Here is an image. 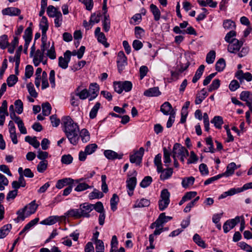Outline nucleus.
Instances as JSON below:
<instances>
[{
	"label": "nucleus",
	"mask_w": 252,
	"mask_h": 252,
	"mask_svg": "<svg viewBox=\"0 0 252 252\" xmlns=\"http://www.w3.org/2000/svg\"><path fill=\"white\" fill-rule=\"evenodd\" d=\"M62 126L63 131L65 134L70 143L76 145L79 140L78 133L79 127L78 124L69 116H64L62 118Z\"/></svg>",
	"instance_id": "obj_1"
},
{
	"label": "nucleus",
	"mask_w": 252,
	"mask_h": 252,
	"mask_svg": "<svg viewBox=\"0 0 252 252\" xmlns=\"http://www.w3.org/2000/svg\"><path fill=\"white\" fill-rule=\"evenodd\" d=\"M38 207V205L36 204V201L34 200L25 206L23 209L19 210L17 212V221L24 220L26 217L34 214Z\"/></svg>",
	"instance_id": "obj_2"
},
{
	"label": "nucleus",
	"mask_w": 252,
	"mask_h": 252,
	"mask_svg": "<svg viewBox=\"0 0 252 252\" xmlns=\"http://www.w3.org/2000/svg\"><path fill=\"white\" fill-rule=\"evenodd\" d=\"M172 154L173 158H179L183 163H184L185 158L188 157L189 154L188 150L178 143L174 145Z\"/></svg>",
	"instance_id": "obj_3"
},
{
	"label": "nucleus",
	"mask_w": 252,
	"mask_h": 252,
	"mask_svg": "<svg viewBox=\"0 0 252 252\" xmlns=\"http://www.w3.org/2000/svg\"><path fill=\"white\" fill-rule=\"evenodd\" d=\"M41 48L42 52H44L51 60H54L56 58V53L54 42L51 45L49 42H47V39H45V41L42 40Z\"/></svg>",
	"instance_id": "obj_4"
},
{
	"label": "nucleus",
	"mask_w": 252,
	"mask_h": 252,
	"mask_svg": "<svg viewBox=\"0 0 252 252\" xmlns=\"http://www.w3.org/2000/svg\"><path fill=\"white\" fill-rule=\"evenodd\" d=\"M170 192L167 189L161 190L160 199L158 201V207L160 211L165 210L170 203Z\"/></svg>",
	"instance_id": "obj_5"
},
{
	"label": "nucleus",
	"mask_w": 252,
	"mask_h": 252,
	"mask_svg": "<svg viewBox=\"0 0 252 252\" xmlns=\"http://www.w3.org/2000/svg\"><path fill=\"white\" fill-rule=\"evenodd\" d=\"M71 53L70 51L67 50L64 54L63 57L61 56L59 58L58 65L63 69L68 67V63L70 61Z\"/></svg>",
	"instance_id": "obj_6"
},
{
	"label": "nucleus",
	"mask_w": 252,
	"mask_h": 252,
	"mask_svg": "<svg viewBox=\"0 0 252 252\" xmlns=\"http://www.w3.org/2000/svg\"><path fill=\"white\" fill-rule=\"evenodd\" d=\"M144 151V149L141 147L139 150L134 152L133 154L130 156V161L131 163H135L136 165H140L142 160Z\"/></svg>",
	"instance_id": "obj_7"
},
{
	"label": "nucleus",
	"mask_w": 252,
	"mask_h": 252,
	"mask_svg": "<svg viewBox=\"0 0 252 252\" xmlns=\"http://www.w3.org/2000/svg\"><path fill=\"white\" fill-rule=\"evenodd\" d=\"M33 56V63L35 66L39 65L40 63L43 64L47 63V59L44 56V52H42L41 49L37 50Z\"/></svg>",
	"instance_id": "obj_8"
},
{
	"label": "nucleus",
	"mask_w": 252,
	"mask_h": 252,
	"mask_svg": "<svg viewBox=\"0 0 252 252\" xmlns=\"http://www.w3.org/2000/svg\"><path fill=\"white\" fill-rule=\"evenodd\" d=\"M240 218L239 216H236L234 219L226 220L223 225L224 232L227 233L231 229L233 228L237 223L240 222Z\"/></svg>",
	"instance_id": "obj_9"
},
{
	"label": "nucleus",
	"mask_w": 252,
	"mask_h": 252,
	"mask_svg": "<svg viewBox=\"0 0 252 252\" xmlns=\"http://www.w3.org/2000/svg\"><path fill=\"white\" fill-rule=\"evenodd\" d=\"M243 44V41L237 39H233L231 42L229 43L227 50L231 53L236 54L240 50Z\"/></svg>",
	"instance_id": "obj_10"
},
{
	"label": "nucleus",
	"mask_w": 252,
	"mask_h": 252,
	"mask_svg": "<svg viewBox=\"0 0 252 252\" xmlns=\"http://www.w3.org/2000/svg\"><path fill=\"white\" fill-rule=\"evenodd\" d=\"M124 52L120 51L118 54L117 61L118 69L120 73L123 70L125 66L127 64Z\"/></svg>",
	"instance_id": "obj_11"
},
{
	"label": "nucleus",
	"mask_w": 252,
	"mask_h": 252,
	"mask_svg": "<svg viewBox=\"0 0 252 252\" xmlns=\"http://www.w3.org/2000/svg\"><path fill=\"white\" fill-rule=\"evenodd\" d=\"M79 210L82 217L89 218L90 213L93 210V204L85 203L80 205Z\"/></svg>",
	"instance_id": "obj_12"
},
{
	"label": "nucleus",
	"mask_w": 252,
	"mask_h": 252,
	"mask_svg": "<svg viewBox=\"0 0 252 252\" xmlns=\"http://www.w3.org/2000/svg\"><path fill=\"white\" fill-rule=\"evenodd\" d=\"M39 27L42 33L41 40L45 41L47 39L46 32L49 28L48 20L45 16H42L39 23Z\"/></svg>",
	"instance_id": "obj_13"
},
{
	"label": "nucleus",
	"mask_w": 252,
	"mask_h": 252,
	"mask_svg": "<svg viewBox=\"0 0 252 252\" xmlns=\"http://www.w3.org/2000/svg\"><path fill=\"white\" fill-rule=\"evenodd\" d=\"M94 35L98 42L102 44L106 48L109 46V44L106 41L107 39L105 34L102 32H101L100 27H97L95 29Z\"/></svg>",
	"instance_id": "obj_14"
},
{
	"label": "nucleus",
	"mask_w": 252,
	"mask_h": 252,
	"mask_svg": "<svg viewBox=\"0 0 252 252\" xmlns=\"http://www.w3.org/2000/svg\"><path fill=\"white\" fill-rule=\"evenodd\" d=\"M10 117L17 124L18 128L22 134H25L27 133V129L24 126L22 120L19 117L16 116L15 113L10 115Z\"/></svg>",
	"instance_id": "obj_15"
},
{
	"label": "nucleus",
	"mask_w": 252,
	"mask_h": 252,
	"mask_svg": "<svg viewBox=\"0 0 252 252\" xmlns=\"http://www.w3.org/2000/svg\"><path fill=\"white\" fill-rule=\"evenodd\" d=\"M90 97L89 98V101L94 100L98 95L99 91V86L97 83H92L90 84L89 90Z\"/></svg>",
	"instance_id": "obj_16"
},
{
	"label": "nucleus",
	"mask_w": 252,
	"mask_h": 252,
	"mask_svg": "<svg viewBox=\"0 0 252 252\" xmlns=\"http://www.w3.org/2000/svg\"><path fill=\"white\" fill-rule=\"evenodd\" d=\"M63 218V216L59 217L58 216H51L41 221L40 223L44 225H51L59 221H61L62 219Z\"/></svg>",
	"instance_id": "obj_17"
},
{
	"label": "nucleus",
	"mask_w": 252,
	"mask_h": 252,
	"mask_svg": "<svg viewBox=\"0 0 252 252\" xmlns=\"http://www.w3.org/2000/svg\"><path fill=\"white\" fill-rule=\"evenodd\" d=\"M1 13L3 15L15 16L19 15L21 13V10L18 8L10 7L2 9Z\"/></svg>",
	"instance_id": "obj_18"
},
{
	"label": "nucleus",
	"mask_w": 252,
	"mask_h": 252,
	"mask_svg": "<svg viewBox=\"0 0 252 252\" xmlns=\"http://www.w3.org/2000/svg\"><path fill=\"white\" fill-rule=\"evenodd\" d=\"M104 155L107 158L110 160L121 159L123 156V154H119L116 152L110 150H105L104 152Z\"/></svg>",
	"instance_id": "obj_19"
},
{
	"label": "nucleus",
	"mask_w": 252,
	"mask_h": 252,
	"mask_svg": "<svg viewBox=\"0 0 252 252\" xmlns=\"http://www.w3.org/2000/svg\"><path fill=\"white\" fill-rule=\"evenodd\" d=\"M236 169L237 166L236 163L232 162L228 164L226 171L224 173L220 174L221 175V177L223 176L229 177L233 174L234 171Z\"/></svg>",
	"instance_id": "obj_20"
},
{
	"label": "nucleus",
	"mask_w": 252,
	"mask_h": 252,
	"mask_svg": "<svg viewBox=\"0 0 252 252\" xmlns=\"http://www.w3.org/2000/svg\"><path fill=\"white\" fill-rule=\"evenodd\" d=\"M173 169L171 168H167L164 169H161L160 175V179L164 181L169 179L173 174Z\"/></svg>",
	"instance_id": "obj_21"
},
{
	"label": "nucleus",
	"mask_w": 252,
	"mask_h": 252,
	"mask_svg": "<svg viewBox=\"0 0 252 252\" xmlns=\"http://www.w3.org/2000/svg\"><path fill=\"white\" fill-rule=\"evenodd\" d=\"M241 100L246 102V105L252 103V94L249 91H243L240 94Z\"/></svg>",
	"instance_id": "obj_22"
},
{
	"label": "nucleus",
	"mask_w": 252,
	"mask_h": 252,
	"mask_svg": "<svg viewBox=\"0 0 252 252\" xmlns=\"http://www.w3.org/2000/svg\"><path fill=\"white\" fill-rule=\"evenodd\" d=\"M161 93L158 87H153L146 90L144 92V95L148 97L158 96Z\"/></svg>",
	"instance_id": "obj_23"
},
{
	"label": "nucleus",
	"mask_w": 252,
	"mask_h": 252,
	"mask_svg": "<svg viewBox=\"0 0 252 252\" xmlns=\"http://www.w3.org/2000/svg\"><path fill=\"white\" fill-rule=\"evenodd\" d=\"M73 182H74V180L71 178H63V179L59 180L57 181L56 185V187L57 189H61L63 187H64L67 185L72 184L73 183Z\"/></svg>",
	"instance_id": "obj_24"
},
{
	"label": "nucleus",
	"mask_w": 252,
	"mask_h": 252,
	"mask_svg": "<svg viewBox=\"0 0 252 252\" xmlns=\"http://www.w3.org/2000/svg\"><path fill=\"white\" fill-rule=\"evenodd\" d=\"M75 94L78 96L80 99L84 100L88 97H90V93L88 90L84 89L79 91V87H78L75 91Z\"/></svg>",
	"instance_id": "obj_25"
},
{
	"label": "nucleus",
	"mask_w": 252,
	"mask_h": 252,
	"mask_svg": "<svg viewBox=\"0 0 252 252\" xmlns=\"http://www.w3.org/2000/svg\"><path fill=\"white\" fill-rule=\"evenodd\" d=\"M150 9L154 16V20L156 21H158L160 18V11L158 8L152 3L150 6Z\"/></svg>",
	"instance_id": "obj_26"
},
{
	"label": "nucleus",
	"mask_w": 252,
	"mask_h": 252,
	"mask_svg": "<svg viewBox=\"0 0 252 252\" xmlns=\"http://www.w3.org/2000/svg\"><path fill=\"white\" fill-rule=\"evenodd\" d=\"M150 204L149 200L145 198H142L140 200H137L133 205V208H142L148 207Z\"/></svg>",
	"instance_id": "obj_27"
},
{
	"label": "nucleus",
	"mask_w": 252,
	"mask_h": 252,
	"mask_svg": "<svg viewBox=\"0 0 252 252\" xmlns=\"http://www.w3.org/2000/svg\"><path fill=\"white\" fill-rule=\"evenodd\" d=\"M12 228V225L10 224H7L3 225L0 229V239L5 237L9 233Z\"/></svg>",
	"instance_id": "obj_28"
},
{
	"label": "nucleus",
	"mask_w": 252,
	"mask_h": 252,
	"mask_svg": "<svg viewBox=\"0 0 252 252\" xmlns=\"http://www.w3.org/2000/svg\"><path fill=\"white\" fill-rule=\"evenodd\" d=\"M79 135L83 143H87L90 140V133L88 130L85 128H83L80 131Z\"/></svg>",
	"instance_id": "obj_29"
},
{
	"label": "nucleus",
	"mask_w": 252,
	"mask_h": 252,
	"mask_svg": "<svg viewBox=\"0 0 252 252\" xmlns=\"http://www.w3.org/2000/svg\"><path fill=\"white\" fill-rule=\"evenodd\" d=\"M211 123L214 124L216 128L220 129L223 123V119L221 116H215L211 121Z\"/></svg>",
	"instance_id": "obj_30"
},
{
	"label": "nucleus",
	"mask_w": 252,
	"mask_h": 252,
	"mask_svg": "<svg viewBox=\"0 0 252 252\" xmlns=\"http://www.w3.org/2000/svg\"><path fill=\"white\" fill-rule=\"evenodd\" d=\"M25 141L28 142L35 148H38L39 147L40 143L36 139V137H32L30 136H27L25 138Z\"/></svg>",
	"instance_id": "obj_31"
},
{
	"label": "nucleus",
	"mask_w": 252,
	"mask_h": 252,
	"mask_svg": "<svg viewBox=\"0 0 252 252\" xmlns=\"http://www.w3.org/2000/svg\"><path fill=\"white\" fill-rule=\"evenodd\" d=\"M204 68L205 66L204 65H201L199 66L193 77L192 81L193 83H196L201 78L204 72Z\"/></svg>",
	"instance_id": "obj_32"
},
{
	"label": "nucleus",
	"mask_w": 252,
	"mask_h": 252,
	"mask_svg": "<svg viewBox=\"0 0 252 252\" xmlns=\"http://www.w3.org/2000/svg\"><path fill=\"white\" fill-rule=\"evenodd\" d=\"M172 109L170 103L168 102H165L160 107V111L164 115H168Z\"/></svg>",
	"instance_id": "obj_33"
},
{
	"label": "nucleus",
	"mask_w": 252,
	"mask_h": 252,
	"mask_svg": "<svg viewBox=\"0 0 252 252\" xmlns=\"http://www.w3.org/2000/svg\"><path fill=\"white\" fill-rule=\"evenodd\" d=\"M207 96V92L204 89H203L199 93L197 94L195 100L196 104H200L202 101L206 98Z\"/></svg>",
	"instance_id": "obj_34"
},
{
	"label": "nucleus",
	"mask_w": 252,
	"mask_h": 252,
	"mask_svg": "<svg viewBox=\"0 0 252 252\" xmlns=\"http://www.w3.org/2000/svg\"><path fill=\"white\" fill-rule=\"evenodd\" d=\"M58 13L61 12L58 10V8L53 5H49L47 8V13L50 17L53 18L55 16L58 15Z\"/></svg>",
	"instance_id": "obj_35"
},
{
	"label": "nucleus",
	"mask_w": 252,
	"mask_h": 252,
	"mask_svg": "<svg viewBox=\"0 0 252 252\" xmlns=\"http://www.w3.org/2000/svg\"><path fill=\"white\" fill-rule=\"evenodd\" d=\"M119 201V198L116 194H113L110 199V206L111 210L114 212L117 209V205Z\"/></svg>",
	"instance_id": "obj_36"
},
{
	"label": "nucleus",
	"mask_w": 252,
	"mask_h": 252,
	"mask_svg": "<svg viewBox=\"0 0 252 252\" xmlns=\"http://www.w3.org/2000/svg\"><path fill=\"white\" fill-rule=\"evenodd\" d=\"M103 29L105 32H108L110 29V20L109 15H104V19L102 20Z\"/></svg>",
	"instance_id": "obj_37"
},
{
	"label": "nucleus",
	"mask_w": 252,
	"mask_h": 252,
	"mask_svg": "<svg viewBox=\"0 0 252 252\" xmlns=\"http://www.w3.org/2000/svg\"><path fill=\"white\" fill-rule=\"evenodd\" d=\"M40 81L42 82V90H44L49 87V85L48 81V75L47 73L45 71L42 72Z\"/></svg>",
	"instance_id": "obj_38"
},
{
	"label": "nucleus",
	"mask_w": 252,
	"mask_h": 252,
	"mask_svg": "<svg viewBox=\"0 0 252 252\" xmlns=\"http://www.w3.org/2000/svg\"><path fill=\"white\" fill-rule=\"evenodd\" d=\"M172 218L171 217L166 216L164 213L160 214L158 218V222L160 226H162L163 224L171 220Z\"/></svg>",
	"instance_id": "obj_39"
},
{
	"label": "nucleus",
	"mask_w": 252,
	"mask_h": 252,
	"mask_svg": "<svg viewBox=\"0 0 252 252\" xmlns=\"http://www.w3.org/2000/svg\"><path fill=\"white\" fill-rule=\"evenodd\" d=\"M193 241L199 247L202 248H206V245L205 242L201 239V237L197 233L195 234L193 237Z\"/></svg>",
	"instance_id": "obj_40"
},
{
	"label": "nucleus",
	"mask_w": 252,
	"mask_h": 252,
	"mask_svg": "<svg viewBox=\"0 0 252 252\" xmlns=\"http://www.w3.org/2000/svg\"><path fill=\"white\" fill-rule=\"evenodd\" d=\"M69 217H74L76 219L81 218L80 210L79 209H71L65 214Z\"/></svg>",
	"instance_id": "obj_41"
},
{
	"label": "nucleus",
	"mask_w": 252,
	"mask_h": 252,
	"mask_svg": "<svg viewBox=\"0 0 252 252\" xmlns=\"http://www.w3.org/2000/svg\"><path fill=\"white\" fill-rule=\"evenodd\" d=\"M103 194L98 190L94 189L89 195L90 199H99L103 196Z\"/></svg>",
	"instance_id": "obj_42"
},
{
	"label": "nucleus",
	"mask_w": 252,
	"mask_h": 252,
	"mask_svg": "<svg viewBox=\"0 0 252 252\" xmlns=\"http://www.w3.org/2000/svg\"><path fill=\"white\" fill-rule=\"evenodd\" d=\"M126 183L127 189H134L137 183L136 178L135 177H130L127 179Z\"/></svg>",
	"instance_id": "obj_43"
},
{
	"label": "nucleus",
	"mask_w": 252,
	"mask_h": 252,
	"mask_svg": "<svg viewBox=\"0 0 252 252\" xmlns=\"http://www.w3.org/2000/svg\"><path fill=\"white\" fill-rule=\"evenodd\" d=\"M154 163L157 166V172L159 173L160 171H161V169L162 168L161 155L158 154L156 156L154 159Z\"/></svg>",
	"instance_id": "obj_44"
},
{
	"label": "nucleus",
	"mask_w": 252,
	"mask_h": 252,
	"mask_svg": "<svg viewBox=\"0 0 252 252\" xmlns=\"http://www.w3.org/2000/svg\"><path fill=\"white\" fill-rule=\"evenodd\" d=\"M9 46L8 36L7 35L3 34L0 36V47L2 49H4Z\"/></svg>",
	"instance_id": "obj_45"
},
{
	"label": "nucleus",
	"mask_w": 252,
	"mask_h": 252,
	"mask_svg": "<svg viewBox=\"0 0 252 252\" xmlns=\"http://www.w3.org/2000/svg\"><path fill=\"white\" fill-rule=\"evenodd\" d=\"M78 184L77 186L75 188L74 190L76 191H83L84 190H85L89 188H91V186H89L88 184L83 182H80L79 183H77Z\"/></svg>",
	"instance_id": "obj_46"
},
{
	"label": "nucleus",
	"mask_w": 252,
	"mask_h": 252,
	"mask_svg": "<svg viewBox=\"0 0 252 252\" xmlns=\"http://www.w3.org/2000/svg\"><path fill=\"white\" fill-rule=\"evenodd\" d=\"M171 152L167 150L166 148H163V161L166 166H168V164L171 162Z\"/></svg>",
	"instance_id": "obj_47"
},
{
	"label": "nucleus",
	"mask_w": 252,
	"mask_h": 252,
	"mask_svg": "<svg viewBox=\"0 0 252 252\" xmlns=\"http://www.w3.org/2000/svg\"><path fill=\"white\" fill-rule=\"evenodd\" d=\"M238 193L237 189L231 188L227 191L223 192L219 197V199H221L226 197L228 196H232L236 193Z\"/></svg>",
	"instance_id": "obj_48"
},
{
	"label": "nucleus",
	"mask_w": 252,
	"mask_h": 252,
	"mask_svg": "<svg viewBox=\"0 0 252 252\" xmlns=\"http://www.w3.org/2000/svg\"><path fill=\"white\" fill-rule=\"evenodd\" d=\"M206 144L208 146V147L207 148L204 149V152H211L212 153H214L215 149L214 148V145L212 140V138L210 137L206 138Z\"/></svg>",
	"instance_id": "obj_49"
},
{
	"label": "nucleus",
	"mask_w": 252,
	"mask_h": 252,
	"mask_svg": "<svg viewBox=\"0 0 252 252\" xmlns=\"http://www.w3.org/2000/svg\"><path fill=\"white\" fill-rule=\"evenodd\" d=\"M48 161L47 160H41L37 166V170L39 173L44 172L47 168Z\"/></svg>",
	"instance_id": "obj_50"
},
{
	"label": "nucleus",
	"mask_w": 252,
	"mask_h": 252,
	"mask_svg": "<svg viewBox=\"0 0 252 252\" xmlns=\"http://www.w3.org/2000/svg\"><path fill=\"white\" fill-rule=\"evenodd\" d=\"M97 148V145L96 144H91L85 147V151L88 155H91L94 153Z\"/></svg>",
	"instance_id": "obj_51"
},
{
	"label": "nucleus",
	"mask_w": 252,
	"mask_h": 252,
	"mask_svg": "<svg viewBox=\"0 0 252 252\" xmlns=\"http://www.w3.org/2000/svg\"><path fill=\"white\" fill-rule=\"evenodd\" d=\"M42 73V69L40 67H38L36 69L35 71V85L37 88H39L40 86V79L41 78V73Z\"/></svg>",
	"instance_id": "obj_52"
},
{
	"label": "nucleus",
	"mask_w": 252,
	"mask_h": 252,
	"mask_svg": "<svg viewBox=\"0 0 252 252\" xmlns=\"http://www.w3.org/2000/svg\"><path fill=\"white\" fill-rule=\"evenodd\" d=\"M225 62L223 59H219L216 63V69L218 71H222L225 67Z\"/></svg>",
	"instance_id": "obj_53"
},
{
	"label": "nucleus",
	"mask_w": 252,
	"mask_h": 252,
	"mask_svg": "<svg viewBox=\"0 0 252 252\" xmlns=\"http://www.w3.org/2000/svg\"><path fill=\"white\" fill-rule=\"evenodd\" d=\"M100 106V103L99 102H96L94 106L92 108L90 112V117L91 119H94L96 117Z\"/></svg>",
	"instance_id": "obj_54"
},
{
	"label": "nucleus",
	"mask_w": 252,
	"mask_h": 252,
	"mask_svg": "<svg viewBox=\"0 0 252 252\" xmlns=\"http://www.w3.org/2000/svg\"><path fill=\"white\" fill-rule=\"evenodd\" d=\"M42 114L44 116H48L51 111V106L49 103H44L42 105Z\"/></svg>",
	"instance_id": "obj_55"
},
{
	"label": "nucleus",
	"mask_w": 252,
	"mask_h": 252,
	"mask_svg": "<svg viewBox=\"0 0 252 252\" xmlns=\"http://www.w3.org/2000/svg\"><path fill=\"white\" fill-rule=\"evenodd\" d=\"M223 27L226 30H233L236 27L235 24L230 20H225L223 24Z\"/></svg>",
	"instance_id": "obj_56"
},
{
	"label": "nucleus",
	"mask_w": 252,
	"mask_h": 252,
	"mask_svg": "<svg viewBox=\"0 0 252 252\" xmlns=\"http://www.w3.org/2000/svg\"><path fill=\"white\" fill-rule=\"evenodd\" d=\"M198 158L195 153L192 151L190 152V155L189 159L187 161V163L189 164H195L197 162Z\"/></svg>",
	"instance_id": "obj_57"
},
{
	"label": "nucleus",
	"mask_w": 252,
	"mask_h": 252,
	"mask_svg": "<svg viewBox=\"0 0 252 252\" xmlns=\"http://www.w3.org/2000/svg\"><path fill=\"white\" fill-rule=\"evenodd\" d=\"M236 32L235 31L231 30L226 34L224 37L225 41L227 43H230L233 39H236Z\"/></svg>",
	"instance_id": "obj_58"
},
{
	"label": "nucleus",
	"mask_w": 252,
	"mask_h": 252,
	"mask_svg": "<svg viewBox=\"0 0 252 252\" xmlns=\"http://www.w3.org/2000/svg\"><path fill=\"white\" fill-rule=\"evenodd\" d=\"M220 86V81L218 79H215L214 80L209 86L208 88V91L211 92L214 90L218 89Z\"/></svg>",
	"instance_id": "obj_59"
},
{
	"label": "nucleus",
	"mask_w": 252,
	"mask_h": 252,
	"mask_svg": "<svg viewBox=\"0 0 252 252\" xmlns=\"http://www.w3.org/2000/svg\"><path fill=\"white\" fill-rule=\"evenodd\" d=\"M194 182V178L190 177L189 178H185L182 180V185L183 187L187 188L189 186L193 185Z\"/></svg>",
	"instance_id": "obj_60"
},
{
	"label": "nucleus",
	"mask_w": 252,
	"mask_h": 252,
	"mask_svg": "<svg viewBox=\"0 0 252 252\" xmlns=\"http://www.w3.org/2000/svg\"><path fill=\"white\" fill-rule=\"evenodd\" d=\"M121 83L123 91H125L126 92H128L132 89V84L131 82L128 81H121Z\"/></svg>",
	"instance_id": "obj_61"
},
{
	"label": "nucleus",
	"mask_w": 252,
	"mask_h": 252,
	"mask_svg": "<svg viewBox=\"0 0 252 252\" xmlns=\"http://www.w3.org/2000/svg\"><path fill=\"white\" fill-rule=\"evenodd\" d=\"M216 53L214 51H210L206 56V61L208 64L212 63L215 59Z\"/></svg>",
	"instance_id": "obj_62"
},
{
	"label": "nucleus",
	"mask_w": 252,
	"mask_h": 252,
	"mask_svg": "<svg viewBox=\"0 0 252 252\" xmlns=\"http://www.w3.org/2000/svg\"><path fill=\"white\" fill-rule=\"evenodd\" d=\"M152 182V178L151 176L145 177L140 184L142 188H145L148 187Z\"/></svg>",
	"instance_id": "obj_63"
},
{
	"label": "nucleus",
	"mask_w": 252,
	"mask_h": 252,
	"mask_svg": "<svg viewBox=\"0 0 252 252\" xmlns=\"http://www.w3.org/2000/svg\"><path fill=\"white\" fill-rule=\"evenodd\" d=\"M96 252H104V246L103 242L100 240L97 239L95 242Z\"/></svg>",
	"instance_id": "obj_64"
}]
</instances>
